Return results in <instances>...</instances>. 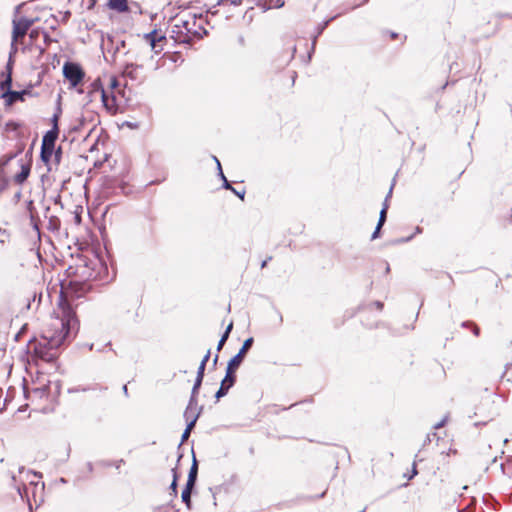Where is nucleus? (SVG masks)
Returning <instances> with one entry per match:
<instances>
[{
  "mask_svg": "<svg viewBox=\"0 0 512 512\" xmlns=\"http://www.w3.org/2000/svg\"><path fill=\"white\" fill-rule=\"evenodd\" d=\"M74 314L70 307H62V315L57 316L44 331L43 342L35 345V354L42 360L50 362L56 357V349L69 334Z\"/></svg>",
  "mask_w": 512,
  "mask_h": 512,
  "instance_id": "f257e3e1",
  "label": "nucleus"
},
{
  "mask_svg": "<svg viewBox=\"0 0 512 512\" xmlns=\"http://www.w3.org/2000/svg\"><path fill=\"white\" fill-rule=\"evenodd\" d=\"M177 27H182L187 34L197 37H202L206 34V30L203 27L204 20L202 16H196L195 14L183 15L178 18Z\"/></svg>",
  "mask_w": 512,
  "mask_h": 512,
  "instance_id": "f03ea898",
  "label": "nucleus"
},
{
  "mask_svg": "<svg viewBox=\"0 0 512 512\" xmlns=\"http://www.w3.org/2000/svg\"><path fill=\"white\" fill-rule=\"evenodd\" d=\"M11 84L12 77L11 72L9 71L6 79L0 84V89L2 92L1 97L4 99L7 106H11L17 101L23 102L25 100V96L30 94V91L26 89L22 91L11 90Z\"/></svg>",
  "mask_w": 512,
  "mask_h": 512,
  "instance_id": "7ed1b4c3",
  "label": "nucleus"
},
{
  "mask_svg": "<svg viewBox=\"0 0 512 512\" xmlns=\"http://www.w3.org/2000/svg\"><path fill=\"white\" fill-rule=\"evenodd\" d=\"M89 96L91 97V100L99 97L103 106L109 113L114 114L117 112L115 96L109 95L98 81L92 84V90L89 92Z\"/></svg>",
  "mask_w": 512,
  "mask_h": 512,
  "instance_id": "20e7f679",
  "label": "nucleus"
},
{
  "mask_svg": "<svg viewBox=\"0 0 512 512\" xmlns=\"http://www.w3.org/2000/svg\"><path fill=\"white\" fill-rule=\"evenodd\" d=\"M33 20L21 18L13 21L12 48L16 50L15 43L23 38L33 24Z\"/></svg>",
  "mask_w": 512,
  "mask_h": 512,
  "instance_id": "39448f33",
  "label": "nucleus"
},
{
  "mask_svg": "<svg viewBox=\"0 0 512 512\" xmlns=\"http://www.w3.org/2000/svg\"><path fill=\"white\" fill-rule=\"evenodd\" d=\"M63 74L73 87H76L84 77L82 69L77 64L70 62L64 64Z\"/></svg>",
  "mask_w": 512,
  "mask_h": 512,
  "instance_id": "423d86ee",
  "label": "nucleus"
},
{
  "mask_svg": "<svg viewBox=\"0 0 512 512\" xmlns=\"http://www.w3.org/2000/svg\"><path fill=\"white\" fill-rule=\"evenodd\" d=\"M123 75L132 81L142 83L145 79V71L143 65L130 63L123 70Z\"/></svg>",
  "mask_w": 512,
  "mask_h": 512,
  "instance_id": "0eeeda50",
  "label": "nucleus"
},
{
  "mask_svg": "<svg viewBox=\"0 0 512 512\" xmlns=\"http://www.w3.org/2000/svg\"><path fill=\"white\" fill-rule=\"evenodd\" d=\"M253 344V338H248L244 341L240 351L228 362L227 370L235 372L240 366L246 352L250 349Z\"/></svg>",
  "mask_w": 512,
  "mask_h": 512,
  "instance_id": "6e6552de",
  "label": "nucleus"
},
{
  "mask_svg": "<svg viewBox=\"0 0 512 512\" xmlns=\"http://www.w3.org/2000/svg\"><path fill=\"white\" fill-rule=\"evenodd\" d=\"M233 373L234 372L226 369L225 378L222 380L221 386L215 395L217 399H220L221 397L225 396L228 390L234 385L235 376L233 375Z\"/></svg>",
  "mask_w": 512,
  "mask_h": 512,
  "instance_id": "1a4fd4ad",
  "label": "nucleus"
},
{
  "mask_svg": "<svg viewBox=\"0 0 512 512\" xmlns=\"http://www.w3.org/2000/svg\"><path fill=\"white\" fill-rule=\"evenodd\" d=\"M391 193H392V187L390 188L389 193H388V195H387V197L385 199L383 208L380 211L379 221H378V224H377V227H376L375 231L372 234V239H376L378 237L379 231H380L381 227L383 226V224H384V222L386 220V214H387V209H388L387 202H388V198L390 197Z\"/></svg>",
  "mask_w": 512,
  "mask_h": 512,
  "instance_id": "9d476101",
  "label": "nucleus"
},
{
  "mask_svg": "<svg viewBox=\"0 0 512 512\" xmlns=\"http://www.w3.org/2000/svg\"><path fill=\"white\" fill-rule=\"evenodd\" d=\"M202 380H203V378L198 377V376L196 377L194 386L192 388L191 398H190L189 404L187 406V413H189L192 410V404L195 403L196 396H197L199 388H200V386L202 384Z\"/></svg>",
  "mask_w": 512,
  "mask_h": 512,
  "instance_id": "9b49d317",
  "label": "nucleus"
},
{
  "mask_svg": "<svg viewBox=\"0 0 512 512\" xmlns=\"http://www.w3.org/2000/svg\"><path fill=\"white\" fill-rule=\"evenodd\" d=\"M109 7L118 12H125L128 10L127 0H109Z\"/></svg>",
  "mask_w": 512,
  "mask_h": 512,
  "instance_id": "f8f14e48",
  "label": "nucleus"
},
{
  "mask_svg": "<svg viewBox=\"0 0 512 512\" xmlns=\"http://www.w3.org/2000/svg\"><path fill=\"white\" fill-rule=\"evenodd\" d=\"M53 152H54V148L51 146V145H47L46 142L45 143H42V147H41V159L44 161V162H48L52 155H53Z\"/></svg>",
  "mask_w": 512,
  "mask_h": 512,
  "instance_id": "ddd939ff",
  "label": "nucleus"
},
{
  "mask_svg": "<svg viewBox=\"0 0 512 512\" xmlns=\"http://www.w3.org/2000/svg\"><path fill=\"white\" fill-rule=\"evenodd\" d=\"M198 419V415L197 414H193L192 415V420L187 423V427L186 429L184 430L183 434H182V442L187 440L190 433H191V430L193 429V427L195 426V423Z\"/></svg>",
  "mask_w": 512,
  "mask_h": 512,
  "instance_id": "4468645a",
  "label": "nucleus"
},
{
  "mask_svg": "<svg viewBox=\"0 0 512 512\" xmlns=\"http://www.w3.org/2000/svg\"><path fill=\"white\" fill-rule=\"evenodd\" d=\"M56 138H57V131H49L44 136L42 143L46 142L47 145H51L54 148V142H55Z\"/></svg>",
  "mask_w": 512,
  "mask_h": 512,
  "instance_id": "2eb2a0df",
  "label": "nucleus"
},
{
  "mask_svg": "<svg viewBox=\"0 0 512 512\" xmlns=\"http://www.w3.org/2000/svg\"><path fill=\"white\" fill-rule=\"evenodd\" d=\"M145 38L147 41H149L152 48L155 47L157 40L163 39L162 36L157 38V32L155 30L145 34Z\"/></svg>",
  "mask_w": 512,
  "mask_h": 512,
  "instance_id": "dca6fc26",
  "label": "nucleus"
},
{
  "mask_svg": "<svg viewBox=\"0 0 512 512\" xmlns=\"http://www.w3.org/2000/svg\"><path fill=\"white\" fill-rule=\"evenodd\" d=\"M199 413L200 412L197 411V401L195 400V403L192 404V410L189 413H187V410H186L184 413V416H185L187 422L189 423L192 420V415L197 414L199 416Z\"/></svg>",
  "mask_w": 512,
  "mask_h": 512,
  "instance_id": "f3484780",
  "label": "nucleus"
},
{
  "mask_svg": "<svg viewBox=\"0 0 512 512\" xmlns=\"http://www.w3.org/2000/svg\"><path fill=\"white\" fill-rule=\"evenodd\" d=\"M29 172V168L22 167V171L16 176V181L18 183H22L23 181H25L29 175Z\"/></svg>",
  "mask_w": 512,
  "mask_h": 512,
  "instance_id": "a211bd4d",
  "label": "nucleus"
},
{
  "mask_svg": "<svg viewBox=\"0 0 512 512\" xmlns=\"http://www.w3.org/2000/svg\"><path fill=\"white\" fill-rule=\"evenodd\" d=\"M214 160L216 161L217 163V167H218V170H219V174L221 176V178L224 180V187L226 189H232L230 183L227 181V179L225 178L224 174H223V171H222V168H221V164L219 162V160L216 158V157H213Z\"/></svg>",
  "mask_w": 512,
  "mask_h": 512,
  "instance_id": "6ab92c4d",
  "label": "nucleus"
},
{
  "mask_svg": "<svg viewBox=\"0 0 512 512\" xmlns=\"http://www.w3.org/2000/svg\"><path fill=\"white\" fill-rule=\"evenodd\" d=\"M182 501L190 508L191 504V491L188 489H184L181 494Z\"/></svg>",
  "mask_w": 512,
  "mask_h": 512,
  "instance_id": "aec40b11",
  "label": "nucleus"
},
{
  "mask_svg": "<svg viewBox=\"0 0 512 512\" xmlns=\"http://www.w3.org/2000/svg\"><path fill=\"white\" fill-rule=\"evenodd\" d=\"M197 472H198V467H197V461L195 459V457L193 458V463H192V466L190 468V471H189V474H188V478H192V479H195L197 478Z\"/></svg>",
  "mask_w": 512,
  "mask_h": 512,
  "instance_id": "412c9836",
  "label": "nucleus"
},
{
  "mask_svg": "<svg viewBox=\"0 0 512 512\" xmlns=\"http://www.w3.org/2000/svg\"><path fill=\"white\" fill-rule=\"evenodd\" d=\"M28 209H29V212H30L31 224L33 225V227L35 228L36 231H39L37 220H36V218L34 216V213H33V210H32L33 209L32 202L29 203Z\"/></svg>",
  "mask_w": 512,
  "mask_h": 512,
  "instance_id": "4be33fe9",
  "label": "nucleus"
},
{
  "mask_svg": "<svg viewBox=\"0 0 512 512\" xmlns=\"http://www.w3.org/2000/svg\"><path fill=\"white\" fill-rule=\"evenodd\" d=\"M172 472H173V481L171 483V490L176 494L177 493V472H176V469H172Z\"/></svg>",
  "mask_w": 512,
  "mask_h": 512,
  "instance_id": "5701e85b",
  "label": "nucleus"
},
{
  "mask_svg": "<svg viewBox=\"0 0 512 512\" xmlns=\"http://www.w3.org/2000/svg\"><path fill=\"white\" fill-rule=\"evenodd\" d=\"M232 328H233V323L231 322V323L227 326V328H226V330H225L224 334H223V335H222V337H221L222 341L226 342V340L228 339L229 334H230V332H231Z\"/></svg>",
  "mask_w": 512,
  "mask_h": 512,
  "instance_id": "b1692460",
  "label": "nucleus"
},
{
  "mask_svg": "<svg viewBox=\"0 0 512 512\" xmlns=\"http://www.w3.org/2000/svg\"><path fill=\"white\" fill-rule=\"evenodd\" d=\"M206 364L200 363L197 371V376L203 378L204 377V371H205Z\"/></svg>",
  "mask_w": 512,
  "mask_h": 512,
  "instance_id": "393cba45",
  "label": "nucleus"
},
{
  "mask_svg": "<svg viewBox=\"0 0 512 512\" xmlns=\"http://www.w3.org/2000/svg\"><path fill=\"white\" fill-rule=\"evenodd\" d=\"M195 482L196 480L195 479H192V478H188L187 479V483H186V486H185V489H188L190 491H192L194 485H195Z\"/></svg>",
  "mask_w": 512,
  "mask_h": 512,
  "instance_id": "a878e982",
  "label": "nucleus"
},
{
  "mask_svg": "<svg viewBox=\"0 0 512 512\" xmlns=\"http://www.w3.org/2000/svg\"><path fill=\"white\" fill-rule=\"evenodd\" d=\"M109 87L111 89H115L116 87H118V80L115 77H111L109 79Z\"/></svg>",
  "mask_w": 512,
  "mask_h": 512,
  "instance_id": "bb28decb",
  "label": "nucleus"
},
{
  "mask_svg": "<svg viewBox=\"0 0 512 512\" xmlns=\"http://www.w3.org/2000/svg\"><path fill=\"white\" fill-rule=\"evenodd\" d=\"M447 420H448V416H445V417H444L440 422H438V423H436V424L434 425V428H435V429H440V428H442V427L445 425V423L447 422Z\"/></svg>",
  "mask_w": 512,
  "mask_h": 512,
  "instance_id": "cd10ccee",
  "label": "nucleus"
},
{
  "mask_svg": "<svg viewBox=\"0 0 512 512\" xmlns=\"http://www.w3.org/2000/svg\"><path fill=\"white\" fill-rule=\"evenodd\" d=\"M210 357V350L207 351L206 355L203 357L201 363L206 364Z\"/></svg>",
  "mask_w": 512,
  "mask_h": 512,
  "instance_id": "c85d7f7f",
  "label": "nucleus"
},
{
  "mask_svg": "<svg viewBox=\"0 0 512 512\" xmlns=\"http://www.w3.org/2000/svg\"><path fill=\"white\" fill-rule=\"evenodd\" d=\"M18 492H19V494H20V496H21L22 498H24V494L27 496V488H26V487L23 489V492H22V490L19 488V489H18Z\"/></svg>",
  "mask_w": 512,
  "mask_h": 512,
  "instance_id": "c756f323",
  "label": "nucleus"
},
{
  "mask_svg": "<svg viewBox=\"0 0 512 512\" xmlns=\"http://www.w3.org/2000/svg\"><path fill=\"white\" fill-rule=\"evenodd\" d=\"M224 344H225V342L222 341V339H220L219 342H218V345H217V350L220 351Z\"/></svg>",
  "mask_w": 512,
  "mask_h": 512,
  "instance_id": "7c9ffc66",
  "label": "nucleus"
},
{
  "mask_svg": "<svg viewBox=\"0 0 512 512\" xmlns=\"http://www.w3.org/2000/svg\"><path fill=\"white\" fill-rule=\"evenodd\" d=\"M27 474H28V475H30V474H31L34 478H40V477H41V475H39V474H37V473H35V472H28Z\"/></svg>",
  "mask_w": 512,
  "mask_h": 512,
  "instance_id": "2f4dec72",
  "label": "nucleus"
},
{
  "mask_svg": "<svg viewBox=\"0 0 512 512\" xmlns=\"http://www.w3.org/2000/svg\"><path fill=\"white\" fill-rule=\"evenodd\" d=\"M232 190L237 194V196H239L241 199H244V194H245V192L238 193V192H236L234 189H232Z\"/></svg>",
  "mask_w": 512,
  "mask_h": 512,
  "instance_id": "473e14b6",
  "label": "nucleus"
},
{
  "mask_svg": "<svg viewBox=\"0 0 512 512\" xmlns=\"http://www.w3.org/2000/svg\"><path fill=\"white\" fill-rule=\"evenodd\" d=\"M328 24V22H325L324 25L319 29V32L318 34H321L323 29L326 27V25Z\"/></svg>",
  "mask_w": 512,
  "mask_h": 512,
  "instance_id": "72a5a7b5",
  "label": "nucleus"
},
{
  "mask_svg": "<svg viewBox=\"0 0 512 512\" xmlns=\"http://www.w3.org/2000/svg\"><path fill=\"white\" fill-rule=\"evenodd\" d=\"M36 35H37V31L32 30L31 33H30V37L34 38Z\"/></svg>",
  "mask_w": 512,
  "mask_h": 512,
  "instance_id": "f704fd0d",
  "label": "nucleus"
},
{
  "mask_svg": "<svg viewBox=\"0 0 512 512\" xmlns=\"http://www.w3.org/2000/svg\"><path fill=\"white\" fill-rule=\"evenodd\" d=\"M473 332L477 336L479 334V328L475 326Z\"/></svg>",
  "mask_w": 512,
  "mask_h": 512,
  "instance_id": "c9c22d12",
  "label": "nucleus"
},
{
  "mask_svg": "<svg viewBox=\"0 0 512 512\" xmlns=\"http://www.w3.org/2000/svg\"><path fill=\"white\" fill-rule=\"evenodd\" d=\"M239 43H240L241 45H243V44H244V37H243V36H239Z\"/></svg>",
  "mask_w": 512,
  "mask_h": 512,
  "instance_id": "e433bc0d",
  "label": "nucleus"
},
{
  "mask_svg": "<svg viewBox=\"0 0 512 512\" xmlns=\"http://www.w3.org/2000/svg\"><path fill=\"white\" fill-rule=\"evenodd\" d=\"M376 305H377V308H378V309H381V308H382V306H383V305H382V303H380V302H376Z\"/></svg>",
  "mask_w": 512,
  "mask_h": 512,
  "instance_id": "4c0bfd02",
  "label": "nucleus"
},
{
  "mask_svg": "<svg viewBox=\"0 0 512 512\" xmlns=\"http://www.w3.org/2000/svg\"><path fill=\"white\" fill-rule=\"evenodd\" d=\"M30 484H31V485H34L35 487L37 486V482H36V481H34L33 479H32V480H30Z\"/></svg>",
  "mask_w": 512,
  "mask_h": 512,
  "instance_id": "58836bf2",
  "label": "nucleus"
},
{
  "mask_svg": "<svg viewBox=\"0 0 512 512\" xmlns=\"http://www.w3.org/2000/svg\"><path fill=\"white\" fill-rule=\"evenodd\" d=\"M123 392H125V394H127V385L123 386Z\"/></svg>",
  "mask_w": 512,
  "mask_h": 512,
  "instance_id": "ea45409f",
  "label": "nucleus"
},
{
  "mask_svg": "<svg viewBox=\"0 0 512 512\" xmlns=\"http://www.w3.org/2000/svg\"><path fill=\"white\" fill-rule=\"evenodd\" d=\"M266 264H267V261L265 260V261H263V262H262L261 267H262V268H263V267H265V266H266Z\"/></svg>",
  "mask_w": 512,
  "mask_h": 512,
  "instance_id": "a19ab883",
  "label": "nucleus"
},
{
  "mask_svg": "<svg viewBox=\"0 0 512 512\" xmlns=\"http://www.w3.org/2000/svg\"><path fill=\"white\" fill-rule=\"evenodd\" d=\"M218 361V356L216 355L215 359H214V363L216 364Z\"/></svg>",
  "mask_w": 512,
  "mask_h": 512,
  "instance_id": "79ce46f5",
  "label": "nucleus"
},
{
  "mask_svg": "<svg viewBox=\"0 0 512 512\" xmlns=\"http://www.w3.org/2000/svg\"><path fill=\"white\" fill-rule=\"evenodd\" d=\"M233 3L234 4L240 3V0H234Z\"/></svg>",
  "mask_w": 512,
  "mask_h": 512,
  "instance_id": "37998d69",
  "label": "nucleus"
}]
</instances>
